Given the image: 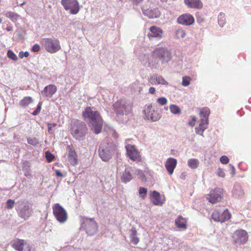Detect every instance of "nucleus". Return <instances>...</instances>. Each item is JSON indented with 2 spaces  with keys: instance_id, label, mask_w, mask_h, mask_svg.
<instances>
[{
  "instance_id": "1",
  "label": "nucleus",
  "mask_w": 251,
  "mask_h": 251,
  "mask_svg": "<svg viewBox=\"0 0 251 251\" xmlns=\"http://www.w3.org/2000/svg\"><path fill=\"white\" fill-rule=\"evenodd\" d=\"M84 120L88 123L92 131L99 134L103 126V120L99 112L94 107H87L82 112Z\"/></svg>"
},
{
  "instance_id": "2",
  "label": "nucleus",
  "mask_w": 251,
  "mask_h": 251,
  "mask_svg": "<svg viewBox=\"0 0 251 251\" xmlns=\"http://www.w3.org/2000/svg\"><path fill=\"white\" fill-rule=\"evenodd\" d=\"M88 129L86 124L81 121L75 120L71 125V134L76 140H84L88 133Z\"/></svg>"
},
{
  "instance_id": "3",
  "label": "nucleus",
  "mask_w": 251,
  "mask_h": 251,
  "mask_svg": "<svg viewBox=\"0 0 251 251\" xmlns=\"http://www.w3.org/2000/svg\"><path fill=\"white\" fill-rule=\"evenodd\" d=\"M117 147L112 142H103L99 147V156L104 162L108 161L116 152Z\"/></svg>"
},
{
  "instance_id": "4",
  "label": "nucleus",
  "mask_w": 251,
  "mask_h": 251,
  "mask_svg": "<svg viewBox=\"0 0 251 251\" xmlns=\"http://www.w3.org/2000/svg\"><path fill=\"white\" fill-rule=\"evenodd\" d=\"M113 110L117 117L131 114L132 104L125 99H121L113 104Z\"/></svg>"
},
{
  "instance_id": "5",
  "label": "nucleus",
  "mask_w": 251,
  "mask_h": 251,
  "mask_svg": "<svg viewBox=\"0 0 251 251\" xmlns=\"http://www.w3.org/2000/svg\"><path fill=\"white\" fill-rule=\"evenodd\" d=\"M16 210L19 217L24 220L27 219L32 213L31 204L24 200H20L16 203Z\"/></svg>"
},
{
  "instance_id": "6",
  "label": "nucleus",
  "mask_w": 251,
  "mask_h": 251,
  "mask_svg": "<svg viewBox=\"0 0 251 251\" xmlns=\"http://www.w3.org/2000/svg\"><path fill=\"white\" fill-rule=\"evenodd\" d=\"M81 223L80 229L85 230L86 233L90 236L95 234L98 229V226L94 218L80 217Z\"/></svg>"
},
{
  "instance_id": "7",
  "label": "nucleus",
  "mask_w": 251,
  "mask_h": 251,
  "mask_svg": "<svg viewBox=\"0 0 251 251\" xmlns=\"http://www.w3.org/2000/svg\"><path fill=\"white\" fill-rule=\"evenodd\" d=\"M153 55L160 60L162 64H167L172 59L171 52L166 47L156 48L153 51Z\"/></svg>"
},
{
  "instance_id": "8",
  "label": "nucleus",
  "mask_w": 251,
  "mask_h": 251,
  "mask_svg": "<svg viewBox=\"0 0 251 251\" xmlns=\"http://www.w3.org/2000/svg\"><path fill=\"white\" fill-rule=\"evenodd\" d=\"M41 43L46 50L51 53H55L61 49L59 40L56 38H43Z\"/></svg>"
},
{
  "instance_id": "9",
  "label": "nucleus",
  "mask_w": 251,
  "mask_h": 251,
  "mask_svg": "<svg viewBox=\"0 0 251 251\" xmlns=\"http://www.w3.org/2000/svg\"><path fill=\"white\" fill-rule=\"evenodd\" d=\"M145 119L151 122H155L160 118V115L157 109L153 107L151 104L146 105L144 109Z\"/></svg>"
},
{
  "instance_id": "10",
  "label": "nucleus",
  "mask_w": 251,
  "mask_h": 251,
  "mask_svg": "<svg viewBox=\"0 0 251 251\" xmlns=\"http://www.w3.org/2000/svg\"><path fill=\"white\" fill-rule=\"evenodd\" d=\"M61 3L64 9L66 11H69L71 14H77L80 9L78 0H61Z\"/></svg>"
},
{
  "instance_id": "11",
  "label": "nucleus",
  "mask_w": 251,
  "mask_h": 251,
  "mask_svg": "<svg viewBox=\"0 0 251 251\" xmlns=\"http://www.w3.org/2000/svg\"><path fill=\"white\" fill-rule=\"evenodd\" d=\"M53 213L56 219L61 224L64 223L68 219V214L65 209L59 203H56L52 207Z\"/></svg>"
},
{
  "instance_id": "12",
  "label": "nucleus",
  "mask_w": 251,
  "mask_h": 251,
  "mask_svg": "<svg viewBox=\"0 0 251 251\" xmlns=\"http://www.w3.org/2000/svg\"><path fill=\"white\" fill-rule=\"evenodd\" d=\"M232 242L236 244H244L248 240L247 232L243 229L237 230L232 235Z\"/></svg>"
},
{
  "instance_id": "13",
  "label": "nucleus",
  "mask_w": 251,
  "mask_h": 251,
  "mask_svg": "<svg viewBox=\"0 0 251 251\" xmlns=\"http://www.w3.org/2000/svg\"><path fill=\"white\" fill-rule=\"evenodd\" d=\"M231 218V214L227 209L224 210H216L212 215V219L218 222L223 223Z\"/></svg>"
},
{
  "instance_id": "14",
  "label": "nucleus",
  "mask_w": 251,
  "mask_h": 251,
  "mask_svg": "<svg viewBox=\"0 0 251 251\" xmlns=\"http://www.w3.org/2000/svg\"><path fill=\"white\" fill-rule=\"evenodd\" d=\"M222 194L223 190L221 188H217L210 191V194L207 197V199L210 203H215L221 201Z\"/></svg>"
},
{
  "instance_id": "15",
  "label": "nucleus",
  "mask_w": 251,
  "mask_h": 251,
  "mask_svg": "<svg viewBox=\"0 0 251 251\" xmlns=\"http://www.w3.org/2000/svg\"><path fill=\"white\" fill-rule=\"evenodd\" d=\"M127 154L129 158L133 161L139 160V153L135 149L134 146L128 144L126 146Z\"/></svg>"
},
{
  "instance_id": "16",
  "label": "nucleus",
  "mask_w": 251,
  "mask_h": 251,
  "mask_svg": "<svg viewBox=\"0 0 251 251\" xmlns=\"http://www.w3.org/2000/svg\"><path fill=\"white\" fill-rule=\"evenodd\" d=\"M177 22L181 25H190L194 23V18L189 14H185L179 16L177 19Z\"/></svg>"
},
{
  "instance_id": "17",
  "label": "nucleus",
  "mask_w": 251,
  "mask_h": 251,
  "mask_svg": "<svg viewBox=\"0 0 251 251\" xmlns=\"http://www.w3.org/2000/svg\"><path fill=\"white\" fill-rule=\"evenodd\" d=\"M163 35L162 30L157 26H152L150 28V32L148 34V36L150 39L152 38L160 39Z\"/></svg>"
},
{
  "instance_id": "18",
  "label": "nucleus",
  "mask_w": 251,
  "mask_h": 251,
  "mask_svg": "<svg viewBox=\"0 0 251 251\" xmlns=\"http://www.w3.org/2000/svg\"><path fill=\"white\" fill-rule=\"evenodd\" d=\"M56 91L57 87L55 85L50 84L44 88V90L41 92V94L45 97L51 98Z\"/></svg>"
},
{
  "instance_id": "19",
  "label": "nucleus",
  "mask_w": 251,
  "mask_h": 251,
  "mask_svg": "<svg viewBox=\"0 0 251 251\" xmlns=\"http://www.w3.org/2000/svg\"><path fill=\"white\" fill-rule=\"evenodd\" d=\"M69 153L68 160L69 163L73 166H75L78 163L77 154L74 149L71 146H68Z\"/></svg>"
},
{
  "instance_id": "20",
  "label": "nucleus",
  "mask_w": 251,
  "mask_h": 251,
  "mask_svg": "<svg viewBox=\"0 0 251 251\" xmlns=\"http://www.w3.org/2000/svg\"><path fill=\"white\" fill-rule=\"evenodd\" d=\"M184 2L190 8L201 9L203 7L201 0H184Z\"/></svg>"
},
{
  "instance_id": "21",
  "label": "nucleus",
  "mask_w": 251,
  "mask_h": 251,
  "mask_svg": "<svg viewBox=\"0 0 251 251\" xmlns=\"http://www.w3.org/2000/svg\"><path fill=\"white\" fill-rule=\"evenodd\" d=\"M177 164V160L174 158H169L166 163L165 167L170 175H172Z\"/></svg>"
},
{
  "instance_id": "22",
  "label": "nucleus",
  "mask_w": 251,
  "mask_h": 251,
  "mask_svg": "<svg viewBox=\"0 0 251 251\" xmlns=\"http://www.w3.org/2000/svg\"><path fill=\"white\" fill-rule=\"evenodd\" d=\"M131 171V170L130 168H126L125 169L121 176V180L122 182L126 183L133 179V177Z\"/></svg>"
},
{
  "instance_id": "23",
  "label": "nucleus",
  "mask_w": 251,
  "mask_h": 251,
  "mask_svg": "<svg viewBox=\"0 0 251 251\" xmlns=\"http://www.w3.org/2000/svg\"><path fill=\"white\" fill-rule=\"evenodd\" d=\"M151 200V202L156 205H160L163 204V201L161 200L160 194L155 191H153L150 195Z\"/></svg>"
},
{
  "instance_id": "24",
  "label": "nucleus",
  "mask_w": 251,
  "mask_h": 251,
  "mask_svg": "<svg viewBox=\"0 0 251 251\" xmlns=\"http://www.w3.org/2000/svg\"><path fill=\"white\" fill-rule=\"evenodd\" d=\"M25 242L23 239H17L12 244V247L17 251H24V247Z\"/></svg>"
},
{
  "instance_id": "25",
  "label": "nucleus",
  "mask_w": 251,
  "mask_h": 251,
  "mask_svg": "<svg viewBox=\"0 0 251 251\" xmlns=\"http://www.w3.org/2000/svg\"><path fill=\"white\" fill-rule=\"evenodd\" d=\"M143 12L145 15L151 19L156 18L160 16V12L157 8L148 9L145 11L143 10Z\"/></svg>"
},
{
  "instance_id": "26",
  "label": "nucleus",
  "mask_w": 251,
  "mask_h": 251,
  "mask_svg": "<svg viewBox=\"0 0 251 251\" xmlns=\"http://www.w3.org/2000/svg\"><path fill=\"white\" fill-rule=\"evenodd\" d=\"M244 194V192L242 189L241 186L236 184L234 185L232 190V195L235 198H242Z\"/></svg>"
},
{
  "instance_id": "27",
  "label": "nucleus",
  "mask_w": 251,
  "mask_h": 251,
  "mask_svg": "<svg viewBox=\"0 0 251 251\" xmlns=\"http://www.w3.org/2000/svg\"><path fill=\"white\" fill-rule=\"evenodd\" d=\"M175 224L176 226L179 228H186V221L185 218L179 216L175 220Z\"/></svg>"
},
{
  "instance_id": "28",
  "label": "nucleus",
  "mask_w": 251,
  "mask_h": 251,
  "mask_svg": "<svg viewBox=\"0 0 251 251\" xmlns=\"http://www.w3.org/2000/svg\"><path fill=\"white\" fill-rule=\"evenodd\" d=\"M137 231L135 227H132L130 230V242L134 245H137L139 242V239L137 237Z\"/></svg>"
},
{
  "instance_id": "29",
  "label": "nucleus",
  "mask_w": 251,
  "mask_h": 251,
  "mask_svg": "<svg viewBox=\"0 0 251 251\" xmlns=\"http://www.w3.org/2000/svg\"><path fill=\"white\" fill-rule=\"evenodd\" d=\"M188 166L192 169H196L199 165V161L196 158L188 159L187 161Z\"/></svg>"
},
{
  "instance_id": "30",
  "label": "nucleus",
  "mask_w": 251,
  "mask_h": 251,
  "mask_svg": "<svg viewBox=\"0 0 251 251\" xmlns=\"http://www.w3.org/2000/svg\"><path fill=\"white\" fill-rule=\"evenodd\" d=\"M33 102V99L30 97H25L20 102V104L23 107L27 106Z\"/></svg>"
},
{
  "instance_id": "31",
  "label": "nucleus",
  "mask_w": 251,
  "mask_h": 251,
  "mask_svg": "<svg viewBox=\"0 0 251 251\" xmlns=\"http://www.w3.org/2000/svg\"><path fill=\"white\" fill-rule=\"evenodd\" d=\"M209 114V109L207 108H203L200 112L201 119H208Z\"/></svg>"
},
{
  "instance_id": "32",
  "label": "nucleus",
  "mask_w": 251,
  "mask_h": 251,
  "mask_svg": "<svg viewBox=\"0 0 251 251\" xmlns=\"http://www.w3.org/2000/svg\"><path fill=\"white\" fill-rule=\"evenodd\" d=\"M207 128L206 126L199 125L198 126L196 127L195 132L197 134L203 136V131Z\"/></svg>"
},
{
  "instance_id": "33",
  "label": "nucleus",
  "mask_w": 251,
  "mask_h": 251,
  "mask_svg": "<svg viewBox=\"0 0 251 251\" xmlns=\"http://www.w3.org/2000/svg\"><path fill=\"white\" fill-rule=\"evenodd\" d=\"M155 80L157 82V84H162L166 86L168 85L167 81H166L161 75H158V74H155Z\"/></svg>"
},
{
  "instance_id": "34",
  "label": "nucleus",
  "mask_w": 251,
  "mask_h": 251,
  "mask_svg": "<svg viewBox=\"0 0 251 251\" xmlns=\"http://www.w3.org/2000/svg\"><path fill=\"white\" fill-rule=\"evenodd\" d=\"M5 16L13 22L17 21L19 17V15L17 14L12 12H8L6 13Z\"/></svg>"
},
{
  "instance_id": "35",
  "label": "nucleus",
  "mask_w": 251,
  "mask_h": 251,
  "mask_svg": "<svg viewBox=\"0 0 251 251\" xmlns=\"http://www.w3.org/2000/svg\"><path fill=\"white\" fill-rule=\"evenodd\" d=\"M171 112L174 114H179L181 112L180 108L176 105L171 104L170 106Z\"/></svg>"
},
{
  "instance_id": "36",
  "label": "nucleus",
  "mask_w": 251,
  "mask_h": 251,
  "mask_svg": "<svg viewBox=\"0 0 251 251\" xmlns=\"http://www.w3.org/2000/svg\"><path fill=\"white\" fill-rule=\"evenodd\" d=\"M218 23L221 26H223L225 23L226 18L225 17V14L223 13H220L218 17Z\"/></svg>"
},
{
  "instance_id": "37",
  "label": "nucleus",
  "mask_w": 251,
  "mask_h": 251,
  "mask_svg": "<svg viewBox=\"0 0 251 251\" xmlns=\"http://www.w3.org/2000/svg\"><path fill=\"white\" fill-rule=\"evenodd\" d=\"M185 31L181 29H178L176 31V36L178 39L183 38L185 37Z\"/></svg>"
},
{
  "instance_id": "38",
  "label": "nucleus",
  "mask_w": 251,
  "mask_h": 251,
  "mask_svg": "<svg viewBox=\"0 0 251 251\" xmlns=\"http://www.w3.org/2000/svg\"><path fill=\"white\" fill-rule=\"evenodd\" d=\"M27 143L33 146H36L39 144V140L36 138H28L27 139Z\"/></svg>"
},
{
  "instance_id": "39",
  "label": "nucleus",
  "mask_w": 251,
  "mask_h": 251,
  "mask_svg": "<svg viewBox=\"0 0 251 251\" xmlns=\"http://www.w3.org/2000/svg\"><path fill=\"white\" fill-rule=\"evenodd\" d=\"M15 203L14 200L8 199L6 201L5 208L7 209H11L14 207Z\"/></svg>"
},
{
  "instance_id": "40",
  "label": "nucleus",
  "mask_w": 251,
  "mask_h": 251,
  "mask_svg": "<svg viewBox=\"0 0 251 251\" xmlns=\"http://www.w3.org/2000/svg\"><path fill=\"white\" fill-rule=\"evenodd\" d=\"M191 77L187 76H184L182 77V85L186 87L190 84Z\"/></svg>"
},
{
  "instance_id": "41",
  "label": "nucleus",
  "mask_w": 251,
  "mask_h": 251,
  "mask_svg": "<svg viewBox=\"0 0 251 251\" xmlns=\"http://www.w3.org/2000/svg\"><path fill=\"white\" fill-rule=\"evenodd\" d=\"M147 193V189L144 187H140L139 189V194L142 199H145Z\"/></svg>"
},
{
  "instance_id": "42",
  "label": "nucleus",
  "mask_w": 251,
  "mask_h": 251,
  "mask_svg": "<svg viewBox=\"0 0 251 251\" xmlns=\"http://www.w3.org/2000/svg\"><path fill=\"white\" fill-rule=\"evenodd\" d=\"M7 55L8 58L13 60L16 61L18 59L17 55L11 50H8L7 53Z\"/></svg>"
},
{
  "instance_id": "43",
  "label": "nucleus",
  "mask_w": 251,
  "mask_h": 251,
  "mask_svg": "<svg viewBox=\"0 0 251 251\" xmlns=\"http://www.w3.org/2000/svg\"><path fill=\"white\" fill-rule=\"evenodd\" d=\"M45 157L49 162H51L54 158V155L50 153L49 151H47L45 152Z\"/></svg>"
},
{
  "instance_id": "44",
  "label": "nucleus",
  "mask_w": 251,
  "mask_h": 251,
  "mask_svg": "<svg viewBox=\"0 0 251 251\" xmlns=\"http://www.w3.org/2000/svg\"><path fill=\"white\" fill-rule=\"evenodd\" d=\"M134 173L135 175L138 176L139 178L141 179H143L145 178V176L144 174L142 171L139 170V169H136L134 171Z\"/></svg>"
},
{
  "instance_id": "45",
  "label": "nucleus",
  "mask_w": 251,
  "mask_h": 251,
  "mask_svg": "<svg viewBox=\"0 0 251 251\" xmlns=\"http://www.w3.org/2000/svg\"><path fill=\"white\" fill-rule=\"evenodd\" d=\"M157 102L161 105H164L167 103V100L165 97H161L157 99Z\"/></svg>"
},
{
  "instance_id": "46",
  "label": "nucleus",
  "mask_w": 251,
  "mask_h": 251,
  "mask_svg": "<svg viewBox=\"0 0 251 251\" xmlns=\"http://www.w3.org/2000/svg\"><path fill=\"white\" fill-rule=\"evenodd\" d=\"M42 102H39L36 109L32 112L33 115H37L41 111Z\"/></svg>"
},
{
  "instance_id": "47",
  "label": "nucleus",
  "mask_w": 251,
  "mask_h": 251,
  "mask_svg": "<svg viewBox=\"0 0 251 251\" xmlns=\"http://www.w3.org/2000/svg\"><path fill=\"white\" fill-rule=\"evenodd\" d=\"M155 78H156L155 74L152 75L151 76L149 77V78L148 79L149 82L152 85H156L157 82L155 80Z\"/></svg>"
},
{
  "instance_id": "48",
  "label": "nucleus",
  "mask_w": 251,
  "mask_h": 251,
  "mask_svg": "<svg viewBox=\"0 0 251 251\" xmlns=\"http://www.w3.org/2000/svg\"><path fill=\"white\" fill-rule=\"evenodd\" d=\"M220 162L224 164H226L229 162L228 158L225 155L222 156L220 159Z\"/></svg>"
},
{
  "instance_id": "49",
  "label": "nucleus",
  "mask_w": 251,
  "mask_h": 251,
  "mask_svg": "<svg viewBox=\"0 0 251 251\" xmlns=\"http://www.w3.org/2000/svg\"><path fill=\"white\" fill-rule=\"evenodd\" d=\"M216 174L217 175L220 176V177H225V174L224 172V170L221 169V168H219L217 172H216Z\"/></svg>"
},
{
  "instance_id": "50",
  "label": "nucleus",
  "mask_w": 251,
  "mask_h": 251,
  "mask_svg": "<svg viewBox=\"0 0 251 251\" xmlns=\"http://www.w3.org/2000/svg\"><path fill=\"white\" fill-rule=\"evenodd\" d=\"M29 54L28 51L23 52L20 51L19 53V56L20 58H23L24 57H27L29 56Z\"/></svg>"
},
{
  "instance_id": "51",
  "label": "nucleus",
  "mask_w": 251,
  "mask_h": 251,
  "mask_svg": "<svg viewBox=\"0 0 251 251\" xmlns=\"http://www.w3.org/2000/svg\"><path fill=\"white\" fill-rule=\"evenodd\" d=\"M40 50V47L37 44L34 45L31 48V50L33 52H38Z\"/></svg>"
},
{
  "instance_id": "52",
  "label": "nucleus",
  "mask_w": 251,
  "mask_h": 251,
  "mask_svg": "<svg viewBox=\"0 0 251 251\" xmlns=\"http://www.w3.org/2000/svg\"><path fill=\"white\" fill-rule=\"evenodd\" d=\"M197 120V118L195 116H192L191 121L188 123V125L192 127H193L195 125V122Z\"/></svg>"
},
{
  "instance_id": "53",
  "label": "nucleus",
  "mask_w": 251,
  "mask_h": 251,
  "mask_svg": "<svg viewBox=\"0 0 251 251\" xmlns=\"http://www.w3.org/2000/svg\"><path fill=\"white\" fill-rule=\"evenodd\" d=\"M200 125L206 126V127H208V119H201V123Z\"/></svg>"
},
{
  "instance_id": "54",
  "label": "nucleus",
  "mask_w": 251,
  "mask_h": 251,
  "mask_svg": "<svg viewBox=\"0 0 251 251\" xmlns=\"http://www.w3.org/2000/svg\"><path fill=\"white\" fill-rule=\"evenodd\" d=\"M229 169L231 171L230 174L232 175V176H234L235 174V169L234 167L232 165L229 164Z\"/></svg>"
},
{
  "instance_id": "55",
  "label": "nucleus",
  "mask_w": 251,
  "mask_h": 251,
  "mask_svg": "<svg viewBox=\"0 0 251 251\" xmlns=\"http://www.w3.org/2000/svg\"><path fill=\"white\" fill-rule=\"evenodd\" d=\"M149 91L150 94H154L155 93L156 90L154 87H151L149 88Z\"/></svg>"
},
{
  "instance_id": "56",
  "label": "nucleus",
  "mask_w": 251,
  "mask_h": 251,
  "mask_svg": "<svg viewBox=\"0 0 251 251\" xmlns=\"http://www.w3.org/2000/svg\"><path fill=\"white\" fill-rule=\"evenodd\" d=\"M131 2L135 5H137L139 3H140L141 2H142L143 0H130Z\"/></svg>"
},
{
  "instance_id": "57",
  "label": "nucleus",
  "mask_w": 251,
  "mask_h": 251,
  "mask_svg": "<svg viewBox=\"0 0 251 251\" xmlns=\"http://www.w3.org/2000/svg\"><path fill=\"white\" fill-rule=\"evenodd\" d=\"M55 174H56V175L58 176H60V177H62V173L60 172V171L59 170H56L55 171Z\"/></svg>"
},
{
  "instance_id": "58",
  "label": "nucleus",
  "mask_w": 251,
  "mask_h": 251,
  "mask_svg": "<svg viewBox=\"0 0 251 251\" xmlns=\"http://www.w3.org/2000/svg\"><path fill=\"white\" fill-rule=\"evenodd\" d=\"M6 29L8 31H10L13 30V27L11 26H7L6 28Z\"/></svg>"
},
{
  "instance_id": "59",
  "label": "nucleus",
  "mask_w": 251,
  "mask_h": 251,
  "mask_svg": "<svg viewBox=\"0 0 251 251\" xmlns=\"http://www.w3.org/2000/svg\"><path fill=\"white\" fill-rule=\"evenodd\" d=\"M144 57L145 58V60H147L148 59V55H145Z\"/></svg>"
},
{
  "instance_id": "60",
  "label": "nucleus",
  "mask_w": 251,
  "mask_h": 251,
  "mask_svg": "<svg viewBox=\"0 0 251 251\" xmlns=\"http://www.w3.org/2000/svg\"><path fill=\"white\" fill-rule=\"evenodd\" d=\"M116 135H117V133H114L113 136L115 137H117Z\"/></svg>"
},
{
  "instance_id": "61",
  "label": "nucleus",
  "mask_w": 251,
  "mask_h": 251,
  "mask_svg": "<svg viewBox=\"0 0 251 251\" xmlns=\"http://www.w3.org/2000/svg\"><path fill=\"white\" fill-rule=\"evenodd\" d=\"M27 247H28V251H30V247L29 246H27Z\"/></svg>"
},
{
  "instance_id": "62",
  "label": "nucleus",
  "mask_w": 251,
  "mask_h": 251,
  "mask_svg": "<svg viewBox=\"0 0 251 251\" xmlns=\"http://www.w3.org/2000/svg\"><path fill=\"white\" fill-rule=\"evenodd\" d=\"M162 2H166L167 0H160Z\"/></svg>"
},
{
  "instance_id": "63",
  "label": "nucleus",
  "mask_w": 251,
  "mask_h": 251,
  "mask_svg": "<svg viewBox=\"0 0 251 251\" xmlns=\"http://www.w3.org/2000/svg\"><path fill=\"white\" fill-rule=\"evenodd\" d=\"M2 19L1 18H0V24L2 22Z\"/></svg>"
},
{
  "instance_id": "64",
  "label": "nucleus",
  "mask_w": 251,
  "mask_h": 251,
  "mask_svg": "<svg viewBox=\"0 0 251 251\" xmlns=\"http://www.w3.org/2000/svg\"><path fill=\"white\" fill-rule=\"evenodd\" d=\"M25 4V2H24L23 3H22L21 5H23Z\"/></svg>"
}]
</instances>
